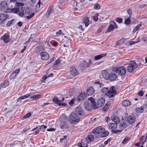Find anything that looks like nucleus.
<instances>
[{
	"mask_svg": "<svg viewBox=\"0 0 147 147\" xmlns=\"http://www.w3.org/2000/svg\"><path fill=\"white\" fill-rule=\"evenodd\" d=\"M20 12L19 13V15L20 16L23 17L24 15L26 16L27 19L29 20L31 19L34 16V13L32 12L30 10V9L27 7L24 10L21 9L20 10Z\"/></svg>",
	"mask_w": 147,
	"mask_h": 147,
	"instance_id": "1",
	"label": "nucleus"
},
{
	"mask_svg": "<svg viewBox=\"0 0 147 147\" xmlns=\"http://www.w3.org/2000/svg\"><path fill=\"white\" fill-rule=\"evenodd\" d=\"M88 100L89 101H86L84 102V105L86 110L88 111H90L92 109V108L94 109L95 101L92 97L90 98Z\"/></svg>",
	"mask_w": 147,
	"mask_h": 147,
	"instance_id": "2",
	"label": "nucleus"
},
{
	"mask_svg": "<svg viewBox=\"0 0 147 147\" xmlns=\"http://www.w3.org/2000/svg\"><path fill=\"white\" fill-rule=\"evenodd\" d=\"M104 129L102 126H98L93 129L92 131L93 136L95 138H101V134L104 131Z\"/></svg>",
	"mask_w": 147,
	"mask_h": 147,
	"instance_id": "3",
	"label": "nucleus"
},
{
	"mask_svg": "<svg viewBox=\"0 0 147 147\" xmlns=\"http://www.w3.org/2000/svg\"><path fill=\"white\" fill-rule=\"evenodd\" d=\"M10 8L8 7L7 2L1 1L0 3V10L5 13H8L10 11Z\"/></svg>",
	"mask_w": 147,
	"mask_h": 147,
	"instance_id": "4",
	"label": "nucleus"
},
{
	"mask_svg": "<svg viewBox=\"0 0 147 147\" xmlns=\"http://www.w3.org/2000/svg\"><path fill=\"white\" fill-rule=\"evenodd\" d=\"M113 70L121 76L124 75L126 72L125 68L123 66L114 67Z\"/></svg>",
	"mask_w": 147,
	"mask_h": 147,
	"instance_id": "5",
	"label": "nucleus"
},
{
	"mask_svg": "<svg viewBox=\"0 0 147 147\" xmlns=\"http://www.w3.org/2000/svg\"><path fill=\"white\" fill-rule=\"evenodd\" d=\"M105 103V100L104 98H99L97 101V103L95 102V105L94 106V109H95L99 107L103 106Z\"/></svg>",
	"mask_w": 147,
	"mask_h": 147,
	"instance_id": "6",
	"label": "nucleus"
},
{
	"mask_svg": "<svg viewBox=\"0 0 147 147\" xmlns=\"http://www.w3.org/2000/svg\"><path fill=\"white\" fill-rule=\"evenodd\" d=\"M107 93V94H106V95L109 98H112L117 94V91L114 86H112L109 88Z\"/></svg>",
	"mask_w": 147,
	"mask_h": 147,
	"instance_id": "7",
	"label": "nucleus"
},
{
	"mask_svg": "<svg viewBox=\"0 0 147 147\" xmlns=\"http://www.w3.org/2000/svg\"><path fill=\"white\" fill-rule=\"evenodd\" d=\"M64 98H63L61 100H60L58 99L57 97L55 96L53 98V100L55 103L58 105L59 106H67V104L65 103H63L62 102L64 101Z\"/></svg>",
	"mask_w": 147,
	"mask_h": 147,
	"instance_id": "8",
	"label": "nucleus"
},
{
	"mask_svg": "<svg viewBox=\"0 0 147 147\" xmlns=\"http://www.w3.org/2000/svg\"><path fill=\"white\" fill-rule=\"evenodd\" d=\"M70 118L74 123H78L80 120V117L75 112H73L71 114Z\"/></svg>",
	"mask_w": 147,
	"mask_h": 147,
	"instance_id": "9",
	"label": "nucleus"
},
{
	"mask_svg": "<svg viewBox=\"0 0 147 147\" xmlns=\"http://www.w3.org/2000/svg\"><path fill=\"white\" fill-rule=\"evenodd\" d=\"M136 111L138 113H142L147 112V104L145 103L141 107H137L136 109Z\"/></svg>",
	"mask_w": 147,
	"mask_h": 147,
	"instance_id": "10",
	"label": "nucleus"
},
{
	"mask_svg": "<svg viewBox=\"0 0 147 147\" xmlns=\"http://www.w3.org/2000/svg\"><path fill=\"white\" fill-rule=\"evenodd\" d=\"M86 93L85 92H81L78 95L77 98V100L79 102H81L84 100L86 97Z\"/></svg>",
	"mask_w": 147,
	"mask_h": 147,
	"instance_id": "11",
	"label": "nucleus"
},
{
	"mask_svg": "<svg viewBox=\"0 0 147 147\" xmlns=\"http://www.w3.org/2000/svg\"><path fill=\"white\" fill-rule=\"evenodd\" d=\"M80 69L82 70L85 69L86 67H89L90 65L85 61H84L81 63L79 66Z\"/></svg>",
	"mask_w": 147,
	"mask_h": 147,
	"instance_id": "12",
	"label": "nucleus"
},
{
	"mask_svg": "<svg viewBox=\"0 0 147 147\" xmlns=\"http://www.w3.org/2000/svg\"><path fill=\"white\" fill-rule=\"evenodd\" d=\"M104 85V84L102 83L101 81H100L99 80H96L93 84V86L95 88H100Z\"/></svg>",
	"mask_w": 147,
	"mask_h": 147,
	"instance_id": "13",
	"label": "nucleus"
},
{
	"mask_svg": "<svg viewBox=\"0 0 147 147\" xmlns=\"http://www.w3.org/2000/svg\"><path fill=\"white\" fill-rule=\"evenodd\" d=\"M76 113L78 114L79 115H81L82 116H84L85 113L83 110L80 107H78L75 110Z\"/></svg>",
	"mask_w": 147,
	"mask_h": 147,
	"instance_id": "14",
	"label": "nucleus"
},
{
	"mask_svg": "<svg viewBox=\"0 0 147 147\" xmlns=\"http://www.w3.org/2000/svg\"><path fill=\"white\" fill-rule=\"evenodd\" d=\"M113 71L111 72L109 76V79L111 81H114L116 80L117 78V76L115 72Z\"/></svg>",
	"mask_w": 147,
	"mask_h": 147,
	"instance_id": "15",
	"label": "nucleus"
},
{
	"mask_svg": "<svg viewBox=\"0 0 147 147\" xmlns=\"http://www.w3.org/2000/svg\"><path fill=\"white\" fill-rule=\"evenodd\" d=\"M41 59L44 60H47L49 58V54L46 52H42L40 54Z\"/></svg>",
	"mask_w": 147,
	"mask_h": 147,
	"instance_id": "16",
	"label": "nucleus"
},
{
	"mask_svg": "<svg viewBox=\"0 0 147 147\" xmlns=\"http://www.w3.org/2000/svg\"><path fill=\"white\" fill-rule=\"evenodd\" d=\"M60 126L61 129H67L68 128V124L66 123L65 119L61 120Z\"/></svg>",
	"mask_w": 147,
	"mask_h": 147,
	"instance_id": "17",
	"label": "nucleus"
},
{
	"mask_svg": "<svg viewBox=\"0 0 147 147\" xmlns=\"http://www.w3.org/2000/svg\"><path fill=\"white\" fill-rule=\"evenodd\" d=\"M70 73L73 76H76L78 74V72L76 68L74 67H72L70 69Z\"/></svg>",
	"mask_w": 147,
	"mask_h": 147,
	"instance_id": "18",
	"label": "nucleus"
},
{
	"mask_svg": "<svg viewBox=\"0 0 147 147\" xmlns=\"http://www.w3.org/2000/svg\"><path fill=\"white\" fill-rule=\"evenodd\" d=\"M53 12V9H52V6L50 5L48 7L47 11L45 14V16L47 18H48L51 14Z\"/></svg>",
	"mask_w": 147,
	"mask_h": 147,
	"instance_id": "19",
	"label": "nucleus"
},
{
	"mask_svg": "<svg viewBox=\"0 0 147 147\" xmlns=\"http://www.w3.org/2000/svg\"><path fill=\"white\" fill-rule=\"evenodd\" d=\"M136 119V118L134 116L129 115L127 117V120L129 124H131L135 121Z\"/></svg>",
	"mask_w": 147,
	"mask_h": 147,
	"instance_id": "20",
	"label": "nucleus"
},
{
	"mask_svg": "<svg viewBox=\"0 0 147 147\" xmlns=\"http://www.w3.org/2000/svg\"><path fill=\"white\" fill-rule=\"evenodd\" d=\"M10 36L8 33L5 34L1 38V39L2 40L5 42L7 43L9 41Z\"/></svg>",
	"mask_w": 147,
	"mask_h": 147,
	"instance_id": "21",
	"label": "nucleus"
},
{
	"mask_svg": "<svg viewBox=\"0 0 147 147\" xmlns=\"http://www.w3.org/2000/svg\"><path fill=\"white\" fill-rule=\"evenodd\" d=\"M102 77L105 79L108 80L109 79V73L106 70H102Z\"/></svg>",
	"mask_w": 147,
	"mask_h": 147,
	"instance_id": "22",
	"label": "nucleus"
},
{
	"mask_svg": "<svg viewBox=\"0 0 147 147\" xmlns=\"http://www.w3.org/2000/svg\"><path fill=\"white\" fill-rule=\"evenodd\" d=\"M9 18V16L7 14L4 13L0 14V20L4 21Z\"/></svg>",
	"mask_w": 147,
	"mask_h": 147,
	"instance_id": "23",
	"label": "nucleus"
},
{
	"mask_svg": "<svg viewBox=\"0 0 147 147\" xmlns=\"http://www.w3.org/2000/svg\"><path fill=\"white\" fill-rule=\"evenodd\" d=\"M43 96V95L41 94H36L31 96L30 98L32 100H35L37 99L42 98Z\"/></svg>",
	"mask_w": 147,
	"mask_h": 147,
	"instance_id": "24",
	"label": "nucleus"
},
{
	"mask_svg": "<svg viewBox=\"0 0 147 147\" xmlns=\"http://www.w3.org/2000/svg\"><path fill=\"white\" fill-rule=\"evenodd\" d=\"M95 138L93 136V134L92 133L91 135L88 136L86 138V139L88 143H90L94 140Z\"/></svg>",
	"mask_w": 147,
	"mask_h": 147,
	"instance_id": "25",
	"label": "nucleus"
},
{
	"mask_svg": "<svg viewBox=\"0 0 147 147\" xmlns=\"http://www.w3.org/2000/svg\"><path fill=\"white\" fill-rule=\"evenodd\" d=\"M94 90L92 87H89L87 90V93L88 95H91L94 92Z\"/></svg>",
	"mask_w": 147,
	"mask_h": 147,
	"instance_id": "26",
	"label": "nucleus"
},
{
	"mask_svg": "<svg viewBox=\"0 0 147 147\" xmlns=\"http://www.w3.org/2000/svg\"><path fill=\"white\" fill-rule=\"evenodd\" d=\"M109 129H111L113 131L117 128V125L116 123H110L109 124Z\"/></svg>",
	"mask_w": 147,
	"mask_h": 147,
	"instance_id": "27",
	"label": "nucleus"
},
{
	"mask_svg": "<svg viewBox=\"0 0 147 147\" xmlns=\"http://www.w3.org/2000/svg\"><path fill=\"white\" fill-rule=\"evenodd\" d=\"M21 9H22L23 10H24V9L22 8H21L20 9L19 8H12V9L10 8V11L8 13H17L18 12H19L20 13V10H21Z\"/></svg>",
	"mask_w": 147,
	"mask_h": 147,
	"instance_id": "28",
	"label": "nucleus"
},
{
	"mask_svg": "<svg viewBox=\"0 0 147 147\" xmlns=\"http://www.w3.org/2000/svg\"><path fill=\"white\" fill-rule=\"evenodd\" d=\"M122 104L123 106L127 107L131 105V102L129 100H125L122 102Z\"/></svg>",
	"mask_w": 147,
	"mask_h": 147,
	"instance_id": "29",
	"label": "nucleus"
},
{
	"mask_svg": "<svg viewBox=\"0 0 147 147\" xmlns=\"http://www.w3.org/2000/svg\"><path fill=\"white\" fill-rule=\"evenodd\" d=\"M107 53L106 54H100L94 57V60H98L102 57H105Z\"/></svg>",
	"mask_w": 147,
	"mask_h": 147,
	"instance_id": "30",
	"label": "nucleus"
},
{
	"mask_svg": "<svg viewBox=\"0 0 147 147\" xmlns=\"http://www.w3.org/2000/svg\"><path fill=\"white\" fill-rule=\"evenodd\" d=\"M112 120L116 124L119 123L120 121L119 117L117 116H114L111 118Z\"/></svg>",
	"mask_w": 147,
	"mask_h": 147,
	"instance_id": "31",
	"label": "nucleus"
},
{
	"mask_svg": "<svg viewBox=\"0 0 147 147\" xmlns=\"http://www.w3.org/2000/svg\"><path fill=\"white\" fill-rule=\"evenodd\" d=\"M89 18L87 17L85 18L84 19L83 22L86 27H87L89 25Z\"/></svg>",
	"mask_w": 147,
	"mask_h": 147,
	"instance_id": "32",
	"label": "nucleus"
},
{
	"mask_svg": "<svg viewBox=\"0 0 147 147\" xmlns=\"http://www.w3.org/2000/svg\"><path fill=\"white\" fill-rule=\"evenodd\" d=\"M129 65L135 69L138 67V65L136 62L133 61H130Z\"/></svg>",
	"mask_w": 147,
	"mask_h": 147,
	"instance_id": "33",
	"label": "nucleus"
},
{
	"mask_svg": "<svg viewBox=\"0 0 147 147\" xmlns=\"http://www.w3.org/2000/svg\"><path fill=\"white\" fill-rule=\"evenodd\" d=\"M16 4L18 6V8L20 9L21 8L23 9L24 10L26 9L24 7H23L22 6L24 5V3H23L18 2H16Z\"/></svg>",
	"mask_w": 147,
	"mask_h": 147,
	"instance_id": "34",
	"label": "nucleus"
},
{
	"mask_svg": "<svg viewBox=\"0 0 147 147\" xmlns=\"http://www.w3.org/2000/svg\"><path fill=\"white\" fill-rule=\"evenodd\" d=\"M109 134V132L107 131H103L101 134V138L105 137L107 136Z\"/></svg>",
	"mask_w": 147,
	"mask_h": 147,
	"instance_id": "35",
	"label": "nucleus"
},
{
	"mask_svg": "<svg viewBox=\"0 0 147 147\" xmlns=\"http://www.w3.org/2000/svg\"><path fill=\"white\" fill-rule=\"evenodd\" d=\"M127 126V125L125 123H123L120 124L119 128L122 130Z\"/></svg>",
	"mask_w": 147,
	"mask_h": 147,
	"instance_id": "36",
	"label": "nucleus"
},
{
	"mask_svg": "<svg viewBox=\"0 0 147 147\" xmlns=\"http://www.w3.org/2000/svg\"><path fill=\"white\" fill-rule=\"evenodd\" d=\"M135 69V68L133 67H132V66H131L130 65H128L127 67V71L129 72H132Z\"/></svg>",
	"mask_w": 147,
	"mask_h": 147,
	"instance_id": "37",
	"label": "nucleus"
},
{
	"mask_svg": "<svg viewBox=\"0 0 147 147\" xmlns=\"http://www.w3.org/2000/svg\"><path fill=\"white\" fill-rule=\"evenodd\" d=\"M115 28V26L113 24H110L109 28H108L107 31L108 32H110L113 30Z\"/></svg>",
	"mask_w": 147,
	"mask_h": 147,
	"instance_id": "38",
	"label": "nucleus"
},
{
	"mask_svg": "<svg viewBox=\"0 0 147 147\" xmlns=\"http://www.w3.org/2000/svg\"><path fill=\"white\" fill-rule=\"evenodd\" d=\"M78 146L80 147H87V145L86 143L82 142V143H79L78 144Z\"/></svg>",
	"mask_w": 147,
	"mask_h": 147,
	"instance_id": "39",
	"label": "nucleus"
},
{
	"mask_svg": "<svg viewBox=\"0 0 147 147\" xmlns=\"http://www.w3.org/2000/svg\"><path fill=\"white\" fill-rule=\"evenodd\" d=\"M61 61L60 59H58L57 60L55 61L53 64V65H56L57 66H58L60 64Z\"/></svg>",
	"mask_w": 147,
	"mask_h": 147,
	"instance_id": "40",
	"label": "nucleus"
},
{
	"mask_svg": "<svg viewBox=\"0 0 147 147\" xmlns=\"http://www.w3.org/2000/svg\"><path fill=\"white\" fill-rule=\"evenodd\" d=\"M14 20L13 19L10 21H8L6 24V26L7 27H9L11 25L13 24H14Z\"/></svg>",
	"mask_w": 147,
	"mask_h": 147,
	"instance_id": "41",
	"label": "nucleus"
},
{
	"mask_svg": "<svg viewBox=\"0 0 147 147\" xmlns=\"http://www.w3.org/2000/svg\"><path fill=\"white\" fill-rule=\"evenodd\" d=\"M130 18L129 17L127 18L126 19L124 23L127 25L130 24L131 22V20L130 19Z\"/></svg>",
	"mask_w": 147,
	"mask_h": 147,
	"instance_id": "42",
	"label": "nucleus"
},
{
	"mask_svg": "<svg viewBox=\"0 0 147 147\" xmlns=\"http://www.w3.org/2000/svg\"><path fill=\"white\" fill-rule=\"evenodd\" d=\"M109 88H104L102 89V92L104 93H105V95L107 94V92Z\"/></svg>",
	"mask_w": 147,
	"mask_h": 147,
	"instance_id": "43",
	"label": "nucleus"
},
{
	"mask_svg": "<svg viewBox=\"0 0 147 147\" xmlns=\"http://www.w3.org/2000/svg\"><path fill=\"white\" fill-rule=\"evenodd\" d=\"M31 115V113L30 112L28 113L26 115H25L23 118L22 119L24 120L28 118Z\"/></svg>",
	"mask_w": 147,
	"mask_h": 147,
	"instance_id": "44",
	"label": "nucleus"
},
{
	"mask_svg": "<svg viewBox=\"0 0 147 147\" xmlns=\"http://www.w3.org/2000/svg\"><path fill=\"white\" fill-rule=\"evenodd\" d=\"M122 131V130H114L112 131V132L113 134H117L118 133H120Z\"/></svg>",
	"mask_w": 147,
	"mask_h": 147,
	"instance_id": "45",
	"label": "nucleus"
},
{
	"mask_svg": "<svg viewBox=\"0 0 147 147\" xmlns=\"http://www.w3.org/2000/svg\"><path fill=\"white\" fill-rule=\"evenodd\" d=\"M127 13L129 15V18H131L132 13V10L130 9H128L127 11Z\"/></svg>",
	"mask_w": 147,
	"mask_h": 147,
	"instance_id": "46",
	"label": "nucleus"
},
{
	"mask_svg": "<svg viewBox=\"0 0 147 147\" xmlns=\"http://www.w3.org/2000/svg\"><path fill=\"white\" fill-rule=\"evenodd\" d=\"M16 76V74L14 72H13L10 75V79L11 80L14 79Z\"/></svg>",
	"mask_w": 147,
	"mask_h": 147,
	"instance_id": "47",
	"label": "nucleus"
},
{
	"mask_svg": "<svg viewBox=\"0 0 147 147\" xmlns=\"http://www.w3.org/2000/svg\"><path fill=\"white\" fill-rule=\"evenodd\" d=\"M100 8V5L99 4H95L94 6V8L96 9H99Z\"/></svg>",
	"mask_w": 147,
	"mask_h": 147,
	"instance_id": "48",
	"label": "nucleus"
},
{
	"mask_svg": "<svg viewBox=\"0 0 147 147\" xmlns=\"http://www.w3.org/2000/svg\"><path fill=\"white\" fill-rule=\"evenodd\" d=\"M116 21L119 23H121L122 21V19L121 18H117L115 20Z\"/></svg>",
	"mask_w": 147,
	"mask_h": 147,
	"instance_id": "49",
	"label": "nucleus"
},
{
	"mask_svg": "<svg viewBox=\"0 0 147 147\" xmlns=\"http://www.w3.org/2000/svg\"><path fill=\"white\" fill-rule=\"evenodd\" d=\"M76 99L74 98L72 99L69 102V104L72 106L74 104V102L75 101Z\"/></svg>",
	"mask_w": 147,
	"mask_h": 147,
	"instance_id": "50",
	"label": "nucleus"
},
{
	"mask_svg": "<svg viewBox=\"0 0 147 147\" xmlns=\"http://www.w3.org/2000/svg\"><path fill=\"white\" fill-rule=\"evenodd\" d=\"M97 14H96L95 16H93V19L95 22L97 21L98 20V15Z\"/></svg>",
	"mask_w": 147,
	"mask_h": 147,
	"instance_id": "51",
	"label": "nucleus"
},
{
	"mask_svg": "<svg viewBox=\"0 0 147 147\" xmlns=\"http://www.w3.org/2000/svg\"><path fill=\"white\" fill-rule=\"evenodd\" d=\"M140 42V41H130L129 42V44L130 45H133L136 43H137L138 42Z\"/></svg>",
	"mask_w": 147,
	"mask_h": 147,
	"instance_id": "52",
	"label": "nucleus"
},
{
	"mask_svg": "<svg viewBox=\"0 0 147 147\" xmlns=\"http://www.w3.org/2000/svg\"><path fill=\"white\" fill-rule=\"evenodd\" d=\"M109 107L107 105H105L103 108V109L105 111H107L109 109Z\"/></svg>",
	"mask_w": 147,
	"mask_h": 147,
	"instance_id": "53",
	"label": "nucleus"
},
{
	"mask_svg": "<svg viewBox=\"0 0 147 147\" xmlns=\"http://www.w3.org/2000/svg\"><path fill=\"white\" fill-rule=\"evenodd\" d=\"M47 78V76H43L41 79V81L42 82H44L45 81L46 79Z\"/></svg>",
	"mask_w": 147,
	"mask_h": 147,
	"instance_id": "54",
	"label": "nucleus"
},
{
	"mask_svg": "<svg viewBox=\"0 0 147 147\" xmlns=\"http://www.w3.org/2000/svg\"><path fill=\"white\" fill-rule=\"evenodd\" d=\"M138 94L140 96H142L144 94V92L142 90H140L138 92Z\"/></svg>",
	"mask_w": 147,
	"mask_h": 147,
	"instance_id": "55",
	"label": "nucleus"
},
{
	"mask_svg": "<svg viewBox=\"0 0 147 147\" xmlns=\"http://www.w3.org/2000/svg\"><path fill=\"white\" fill-rule=\"evenodd\" d=\"M30 94L31 93H30L29 94H27L23 96L24 99L27 98H28V97H29L30 96Z\"/></svg>",
	"mask_w": 147,
	"mask_h": 147,
	"instance_id": "56",
	"label": "nucleus"
},
{
	"mask_svg": "<svg viewBox=\"0 0 147 147\" xmlns=\"http://www.w3.org/2000/svg\"><path fill=\"white\" fill-rule=\"evenodd\" d=\"M8 82L7 81H5L4 83L2 86V87L5 88L8 85Z\"/></svg>",
	"mask_w": 147,
	"mask_h": 147,
	"instance_id": "57",
	"label": "nucleus"
},
{
	"mask_svg": "<svg viewBox=\"0 0 147 147\" xmlns=\"http://www.w3.org/2000/svg\"><path fill=\"white\" fill-rule=\"evenodd\" d=\"M20 71V69H18L16 70L13 72H14V73L15 74H16V75H17L19 72Z\"/></svg>",
	"mask_w": 147,
	"mask_h": 147,
	"instance_id": "58",
	"label": "nucleus"
},
{
	"mask_svg": "<svg viewBox=\"0 0 147 147\" xmlns=\"http://www.w3.org/2000/svg\"><path fill=\"white\" fill-rule=\"evenodd\" d=\"M67 138V136H64L63 138H60V142H62L63 140L66 139Z\"/></svg>",
	"mask_w": 147,
	"mask_h": 147,
	"instance_id": "59",
	"label": "nucleus"
},
{
	"mask_svg": "<svg viewBox=\"0 0 147 147\" xmlns=\"http://www.w3.org/2000/svg\"><path fill=\"white\" fill-rule=\"evenodd\" d=\"M47 127L46 126L42 125L40 126V127H39V129H45Z\"/></svg>",
	"mask_w": 147,
	"mask_h": 147,
	"instance_id": "60",
	"label": "nucleus"
},
{
	"mask_svg": "<svg viewBox=\"0 0 147 147\" xmlns=\"http://www.w3.org/2000/svg\"><path fill=\"white\" fill-rule=\"evenodd\" d=\"M128 139L127 138H125L123 140L122 142V143L123 144H125L128 140Z\"/></svg>",
	"mask_w": 147,
	"mask_h": 147,
	"instance_id": "61",
	"label": "nucleus"
},
{
	"mask_svg": "<svg viewBox=\"0 0 147 147\" xmlns=\"http://www.w3.org/2000/svg\"><path fill=\"white\" fill-rule=\"evenodd\" d=\"M142 24L141 23H140L135 28L137 30L139 29L140 27L141 26Z\"/></svg>",
	"mask_w": 147,
	"mask_h": 147,
	"instance_id": "62",
	"label": "nucleus"
},
{
	"mask_svg": "<svg viewBox=\"0 0 147 147\" xmlns=\"http://www.w3.org/2000/svg\"><path fill=\"white\" fill-rule=\"evenodd\" d=\"M23 24L22 22H19L18 23V25L20 27H21Z\"/></svg>",
	"mask_w": 147,
	"mask_h": 147,
	"instance_id": "63",
	"label": "nucleus"
},
{
	"mask_svg": "<svg viewBox=\"0 0 147 147\" xmlns=\"http://www.w3.org/2000/svg\"><path fill=\"white\" fill-rule=\"evenodd\" d=\"M56 33L57 34H62L63 33L62 32L61 30H59Z\"/></svg>",
	"mask_w": 147,
	"mask_h": 147,
	"instance_id": "64",
	"label": "nucleus"
}]
</instances>
